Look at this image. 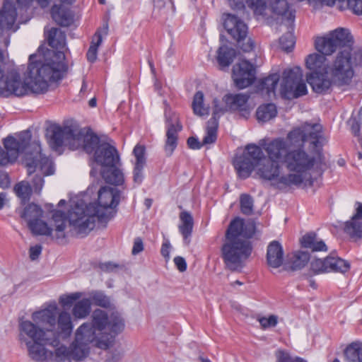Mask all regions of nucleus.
<instances>
[{"label":"nucleus","instance_id":"1","mask_svg":"<svg viewBox=\"0 0 362 362\" xmlns=\"http://www.w3.org/2000/svg\"><path fill=\"white\" fill-rule=\"evenodd\" d=\"M68 71L66 57L63 52L57 51L49 59L32 54L28 58L27 77L30 83L22 82L18 71L11 70L6 78L4 86L0 88V97H18L26 95L29 90L36 94L46 93L49 83L61 81Z\"/></svg>","mask_w":362,"mask_h":362},{"label":"nucleus","instance_id":"2","mask_svg":"<svg viewBox=\"0 0 362 362\" xmlns=\"http://www.w3.org/2000/svg\"><path fill=\"white\" fill-rule=\"evenodd\" d=\"M121 191L117 188L104 186L98 191V201L86 204L83 200L74 204L69 213V225L81 237L86 236L95 226V218L106 219L103 211L107 209H116L119 204Z\"/></svg>","mask_w":362,"mask_h":362},{"label":"nucleus","instance_id":"3","mask_svg":"<svg viewBox=\"0 0 362 362\" xmlns=\"http://www.w3.org/2000/svg\"><path fill=\"white\" fill-rule=\"evenodd\" d=\"M125 327L124 320L117 312L110 315L101 309H95L91 315V322H84L76 332L78 339H82L90 346L107 350L111 347L117 335Z\"/></svg>","mask_w":362,"mask_h":362},{"label":"nucleus","instance_id":"4","mask_svg":"<svg viewBox=\"0 0 362 362\" xmlns=\"http://www.w3.org/2000/svg\"><path fill=\"white\" fill-rule=\"evenodd\" d=\"M316 152L317 156H311L302 146L290 150L286 155L285 164L290 172L295 173L281 175L277 180V183L285 187L300 186L305 180L304 175L309 173L316 164L321 163L324 159L322 146L316 148Z\"/></svg>","mask_w":362,"mask_h":362},{"label":"nucleus","instance_id":"5","mask_svg":"<svg viewBox=\"0 0 362 362\" xmlns=\"http://www.w3.org/2000/svg\"><path fill=\"white\" fill-rule=\"evenodd\" d=\"M19 339L25 342L28 356L35 361L42 362L46 356V346L57 347L59 344L58 335L52 331H45L30 320L19 322Z\"/></svg>","mask_w":362,"mask_h":362},{"label":"nucleus","instance_id":"6","mask_svg":"<svg viewBox=\"0 0 362 362\" xmlns=\"http://www.w3.org/2000/svg\"><path fill=\"white\" fill-rule=\"evenodd\" d=\"M352 47L341 50L330 68V74L337 86L349 85L354 76V67L362 66V49L351 54Z\"/></svg>","mask_w":362,"mask_h":362},{"label":"nucleus","instance_id":"7","mask_svg":"<svg viewBox=\"0 0 362 362\" xmlns=\"http://www.w3.org/2000/svg\"><path fill=\"white\" fill-rule=\"evenodd\" d=\"M305 65L310 71L306 75V81L315 93L325 94L330 90L332 84L337 86L334 82L332 76L331 79L328 78L327 74L328 72L330 73L331 66H328L327 59L324 56L317 53L310 54L306 58Z\"/></svg>","mask_w":362,"mask_h":362},{"label":"nucleus","instance_id":"8","mask_svg":"<svg viewBox=\"0 0 362 362\" xmlns=\"http://www.w3.org/2000/svg\"><path fill=\"white\" fill-rule=\"evenodd\" d=\"M23 163L27 169L28 175L38 170L42 175H35L32 180V185L36 194H40L45 184V176L52 175L54 168L52 160L43 154L40 145H36L29 151L25 152Z\"/></svg>","mask_w":362,"mask_h":362},{"label":"nucleus","instance_id":"9","mask_svg":"<svg viewBox=\"0 0 362 362\" xmlns=\"http://www.w3.org/2000/svg\"><path fill=\"white\" fill-rule=\"evenodd\" d=\"M252 250V244L248 240L224 239L221 247V256L227 269L237 272L244 267Z\"/></svg>","mask_w":362,"mask_h":362},{"label":"nucleus","instance_id":"10","mask_svg":"<svg viewBox=\"0 0 362 362\" xmlns=\"http://www.w3.org/2000/svg\"><path fill=\"white\" fill-rule=\"evenodd\" d=\"M354 38L347 28H337L325 36L317 37L315 41V49L325 57L332 55L338 49L353 47Z\"/></svg>","mask_w":362,"mask_h":362},{"label":"nucleus","instance_id":"11","mask_svg":"<svg viewBox=\"0 0 362 362\" xmlns=\"http://www.w3.org/2000/svg\"><path fill=\"white\" fill-rule=\"evenodd\" d=\"M223 27L235 47L243 52H250L255 49V42L248 35L247 24L239 17L232 13H223Z\"/></svg>","mask_w":362,"mask_h":362},{"label":"nucleus","instance_id":"12","mask_svg":"<svg viewBox=\"0 0 362 362\" xmlns=\"http://www.w3.org/2000/svg\"><path fill=\"white\" fill-rule=\"evenodd\" d=\"M262 149L257 144H249L241 155L235 157L233 164L240 178L245 180L249 177L255 168L265 160Z\"/></svg>","mask_w":362,"mask_h":362},{"label":"nucleus","instance_id":"13","mask_svg":"<svg viewBox=\"0 0 362 362\" xmlns=\"http://www.w3.org/2000/svg\"><path fill=\"white\" fill-rule=\"evenodd\" d=\"M46 352L45 358L42 361L49 360L53 362H71V359L78 361L88 356L90 346L82 339H78L76 332L75 339L69 349L62 345L57 347L54 351L46 349Z\"/></svg>","mask_w":362,"mask_h":362},{"label":"nucleus","instance_id":"14","mask_svg":"<svg viewBox=\"0 0 362 362\" xmlns=\"http://www.w3.org/2000/svg\"><path fill=\"white\" fill-rule=\"evenodd\" d=\"M280 93L281 98L286 100L298 98L308 93L307 86L303 80V74L300 67L284 71Z\"/></svg>","mask_w":362,"mask_h":362},{"label":"nucleus","instance_id":"15","mask_svg":"<svg viewBox=\"0 0 362 362\" xmlns=\"http://www.w3.org/2000/svg\"><path fill=\"white\" fill-rule=\"evenodd\" d=\"M322 137V127L318 123L305 122L301 126L293 128L286 136L287 140L297 148H304L305 143L308 141L315 148L320 147V139Z\"/></svg>","mask_w":362,"mask_h":362},{"label":"nucleus","instance_id":"16","mask_svg":"<svg viewBox=\"0 0 362 362\" xmlns=\"http://www.w3.org/2000/svg\"><path fill=\"white\" fill-rule=\"evenodd\" d=\"M350 269V263L338 256L328 255L325 258H314L310 260V272L312 276L326 273L344 274Z\"/></svg>","mask_w":362,"mask_h":362},{"label":"nucleus","instance_id":"17","mask_svg":"<svg viewBox=\"0 0 362 362\" xmlns=\"http://www.w3.org/2000/svg\"><path fill=\"white\" fill-rule=\"evenodd\" d=\"M42 8L49 6L51 0H35ZM51 16L54 22L62 27H69L74 23V13L71 6L76 0H53Z\"/></svg>","mask_w":362,"mask_h":362},{"label":"nucleus","instance_id":"18","mask_svg":"<svg viewBox=\"0 0 362 362\" xmlns=\"http://www.w3.org/2000/svg\"><path fill=\"white\" fill-rule=\"evenodd\" d=\"M256 70L249 61L243 60L233 68L232 77L238 89H244L252 85L256 79Z\"/></svg>","mask_w":362,"mask_h":362},{"label":"nucleus","instance_id":"19","mask_svg":"<svg viewBox=\"0 0 362 362\" xmlns=\"http://www.w3.org/2000/svg\"><path fill=\"white\" fill-rule=\"evenodd\" d=\"M48 143L54 150H57L64 144V140L79 139L81 134L76 133L71 127L65 126L62 127L59 125H53L47 130V134Z\"/></svg>","mask_w":362,"mask_h":362},{"label":"nucleus","instance_id":"20","mask_svg":"<svg viewBox=\"0 0 362 362\" xmlns=\"http://www.w3.org/2000/svg\"><path fill=\"white\" fill-rule=\"evenodd\" d=\"M16 3L23 5L22 0H4L3 6L0 9V35L4 31L16 32L18 26L13 28L17 18V9Z\"/></svg>","mask_w":362,"mask_h":362},{"label":"nucleus","instance_id":"21","mask_svg":"<svg viewBox=\"0 0 362 362\" xmlns=\"http://www.w3.org/2000/svg\"><path fill=\"white\" fill-rule=\"evenodd\" d=\"M260 146L267 152L269 159L278 163L284 162L286 155L290 151L287 141L282 137L274 138L267 142L265 140L260 141Z\"/></svg>","mask_w":362,"mask_h":362},{"label":"nucleus","instance_id":"22","mask_svg":"<svg viewBox=\"0 0 362 362\" xmlns=\"http://www.w3.org/2000/svg\"><path fill=\"white\" fill-rule=\"evenodd\" d=\"M165 127H166V139L164 145V151L166 156L170 157L173 155L178 145V134L182 130V125L180 122L174 119L167 113L165 114Z\"/></svg>","mask_w":362,"mask_h":362},{"label":"nucleus","instance_id":"23","mask_svg":"<svg viewBox=\"0 0 362 362\" xmlns=\"http://www.w3.org/2000/svg\"><path fill=\"white\" fill-rule=\"evenodd\" d=\"M93 160L102 168L108 165L112 166V164H118L120 158L116 147L105 141L102 142L99 148L95 151Z\"/></svg>","mask_w":362,"mask_h":362},{"label":"nucleus","instance_id":"24","mask_svg":"<svg viewBox=\"0 0 362 362\" xmlns=\"http://www.w3.org/2000/svg\"><path fill=\"white\" fill-rule=\"evenodd\" d=\"M54 204L47 203L45 205V209L52 213V220L55 224V239L57 240H63L66 238L64 230L66 228V223L68 220L69 221V213L74 207V204L71 206L66 215L65 212L62 210L54 209Z\"/></svg>","mask_w":362,"mask_h":362},{"label":"nucleus","instance_id":"25","mask_svg":"<svg viewBox=\"0 0 362 362\" xmlns=\"http://www.w3.org/2000/svg\"><path fill=\"white\" fill-rule=\"evenodd\" d=\"M263 163L260 165L258 169L257 173L264 180H275L274 185L277 188L281 189L286 187L281 184L277 183V180L281 177L280 174V165L278 162L271 160L266 159L263 160Z\"/></svg>","mask_w":362,"mask_h":362},{"label":"nucleus","instance_id":"26","mask_svg":"<svg viewBox=\"0 0 362 362\" xmlns=\"http://www.w3.org/2000/svg\"><path fill=\"white\" fill-rule=\"evenodd\" d=\"M250 95L245 93H228L223 97V101L230 112H247V103Z\"/></svg>","mask_w":362,"mask_h":362},{"label":"nucleus","instance_id":"27","mask_svg":"<svg viewBox=\"0 0 362 362\" xmlns=\"http://www.w3.org/2000/svg\"><path fill=\"white\" fill-rule=\"evenodd\" d=\"M266 4L267 8L265 11L269 9L273 15L281 16L282 19L294 20V13L290 9V6L286 0H269L268 2L266 1ZM265 14L266 13L262 16Z\"/></svg>","mask_w":362,"mask_h":362},{"label":"nucleus","instance_id":"28","mask_svg":"<svg viewBox=\"0 0 362 362\" xmlns=\"http://www.w3.org/2000/svg\"><path fill=\"white\" fill-rule=\"evenodd\" d=\"M57 305L55 302L50 303L45 309L34 312L32 319L37 323L41 322L54 328L56 325Z\"/></svg>","mask_w":362,"mask_h":362},{"label":"nucleus","instance_id":"29","mask_svg":"<svg viewBox=\"0 0 362 362\" xmlns=\"http://www.w3.org/2000/svg\"><path fill=\"white\" fill-rule=\"evenodd\" d=\"M220 42L221 45L217 50V62L221 67H228L236 57V50L225 43L228 42V40L223 35H220Z\"/></svg>","mask_w":362,"mask_h":362},{"label":"nucleus","instance_id":"30","mask_svg":"<svg viewBox=\"0 0 362 362\" xmlns=\"http://www.w3.org/2000/svg\"><path fill=\"white\" fill-rule=\"evenodd\" d=\"M267 262L272 268H279L284 262V250L281 245L276 240H273L267 246Z\"/></svg>","mask_w":362,"mask_h":362},{"label":"nucleus","instance_id":"31","mask_svg":"<svg viewBox=\"0 0 362 362\" xmlns=\"http://www.w3.org/2000/svg\"><path fill=\"white\" fill-rule=\"evenodd\" d=\"M100 175L106 183L115 186L122 185L124 182V174L117 164L102 168Z\"/></svg>","mask_w":362,"mask_h":362},{"label":"nucleus","instance_id":"32","mask_svg":"<svg viewBox=\"0 0 362 362\" xmlns=\"http://www.w3.org/2000/svg\"><path fill=\"white\" fill-rule=\"evenodd\" d=\"M181 224L178 226V230L183 238L185 245H189L191 243L194 227V218L192 214L187 211H183L180 214Z\"/></svg>","mask_w":362,"mask_h":362},{"label":"nucleus","instance_id":"33","mask_svg":"<svg viewBox=\"0 0 362 362\" xmlns=\"http://www.w3.org/2000/svg\"><path fill=\"white\" fill-rule=\"evenodd\" d=\"M302 247L310 249L313 252H327L328 248L325 243L317 238L315 232L304 235L300 239Z\"/></svg>","mask_w":362,"mask_h":362},{"label":"nucleus","instance_id":"34","mask_svg":"<svg viewBox=\"0 0 362 362\" xmlns=\"http://www.w3.org/2000/svg\"><path fill=\"white\" fill-rule=\"evenodd\" d=\"M230 8L236 12L244 13L246 9V5L253 11L256 15H263L264 10L262 6L259 5L255 0H227Z\"/></svg>","mask_w":362,"mask_h":362},{"label":"nucleus","instance_id":"35","mask_svg":"<svg viewBox=\"0 0 362 362\" xmlns=\"http://www.w3.org/2000/svg\"><path fill=\"white\" fill-rule=\"evenodd\" d=\"M107 29L108 26L106 25L105 27H103V28H98L95 33L90 42V45L86 53V58L89 62L93 63L95 62L97 59L98 47L103 42L102 32L103 31L105 34H107Z\"/></svg>","mask_w":362,"mask_h":362},{"label":"nucleus","instance_id":"36","mask_svg":"<svg viewBox=\"0 0 362 362\" xmlns=\"http://www.w3.org/2000/svg\"><path fill=\"white\" fill-rule=\"evenodd\" d=\"M345 362H362V342L353 341L344 350Z\"/></svg>","mask_w":362,"mask_h":362},{"label":"nucleus","instance_id":"37","mask_svg":"<svg viewBox=\"0 0 362 362\" xmlns=\"http://www.w3.org/2000/svg\"><path fill=\"white\" fill-rule=\"evenodd\" d=\"M277 113V108L275 104L272 103H265L257 107L256 117L259 122H267L275 118Z\"/></svg>","mask_w":362,"mask_h":362},{"label":"nucleus","instance_id":"38","mask_svg":"<svg viewBox=\"0 0 362 362\" xmlns=\"http://www.w3.org/2000/svg\"><path fill=\"white\" fill-rule=\"evenodd\" d=\"M47 38L49 45L54 49H62L66 45V35L59 28H52Z\"/></svg>","mask_w":362,"mask_h":362},{"label":"nucleus","instance_id":"39","mask_svg":"<svg viewBox=\"0 0 362 362\" xmlns=\"http://www.w3.org/2000/svg\"><path fill=\"white\" fill-rule=\"evenodd\" d=\"M28 226L33 235H52V228L45 221H42L41 218L29 220Z\"/></svg>","mask_w":362,"mask_h":362},{"label":"nucleus","instance_id":"40","mask_svg":"<svg viewBox=\"0 0 362 362\" xmlns=\"http://www.w3.org/2000/svg\"><path fill=\"white\" fill-rule=\"evenodd\" d=\"M244 226L243 219L235 218L230 221L225 233L224 239L243 240L240 237Z\"/></svg>","mask_w":362,"mask_h":362},{"label":"nucleus","instance_id":"41","mask_svg":"<svg viewBox=\"0 0 362 362\" xmlns=\"http://www.w3.org/2000/svg\"><path fill=\"white\" fill-rule=\"evenodd\" d=\"M100 138L94 132H87L83 137V149L88 154H93L95 153L102 144Z\"/></svg>","mask_w":362,"mask_h":362},{"label":"nucleus","instance_id":"42","mask_svg":"<svg viewBox=\"0 0 362 362\" xmlns=\"http://www.w3.org/2000/svg\"><path fill=\"white\" fill-rule=\"evenodd\" d=\"M91 301L89 298H83L76 302L72 309V314L75 318L83 319L90 313Z\"/></svg>","mask_w":362,"mask_h":362},{"label":"nucleus","instance_id":"43","mask_svg":"<svg viewBox=\"0 0 362 362\" xmlns=\"http://www.w3.org/2000/svg\"><path fill=\"white\" fill-rule=\"evenodd\" d=\"M310 255L308 252L298 250L293 253L290 259L292 270H299L303 268L310 260Z\"/></svg>","mask_w":362,"mask_h":362},{"label":"nucleus","instance_id":"44","mask_svg":"<svg viewBox=\"0 0 362 362\" xmlns=\"http://www.w3.org/2000/svg\"><path fill=\"white\" fill-rule=\"evenodd\" d=\"M344 230L351 238L361 239L362 238V221L351 218L345 222Z\"/></svg>","mask_w":362,"mask_h":362},{"label":"nucleus","instance_id":"45","mask_svg":"<svg viewBox=\"0 0 362 362\" xmlns=\"http://www.w3.org/2000/svg\"><path fill=\"white\" fill-rule=\"evenodd\" d=\"M57 325L59 332L67 337L71 334L73 330L71 317L69 313L62 311L58 316Z\"/></svg>","mask_w":362,"mask_h":362},{"label":"nucleus","instance_id":"46","mask_svg":"<svg viewBox=\"0 0 362 362\" xmlns=\"http://www.w3.org/2000/svg\"><path fill=\"white\" fill-rule=\"evenodd\" d=\"M43 215V210L41 206L35 203L28 204L22 211L21 216L23 218L29 220L42 218Z\"/></svg>","mask_w":362,"mask_h":362},{"label":"nucleus","instance_id":"47","mask_svg":"<svg viewBox=\"0 0 362 362\" xmlns=\"http://www.w3.org/2000/svg\"><path fill=\"white\" fill-rule=\"evenodd\" d=\"M279 81V75L277 74H270L262 78L259 82L260 88L266 90L267 93H274Z\"/></svg>","mask_w":362,"mask_h":362},{"label":"nucleus","instance_id":"48","mask_svg":"<svg viewBox=\"0 0 362 362\" xmlns=\"http://www.w3.org/2000/svg\"><path fill=\"white\" fill-rule=\"evenodd\" d=\"M218 128V122H207L206 133L202 140V144H211L216 142L217 139V132Z\"/></svg>","mask_w":362,"mask_h":362},{"label":"nucleus","instance_id":"49","mask_svg":"<svg viewBox=\"0 0 362 362\" xmlns=\"http://www.w3.org/2000/svg\"><path fill=\"white\" fill-rule=\"evenodd\" d=\"M192 109L194 114L203 116L209 113L208 109L204 107V94L202 91H197L193 98Z\"/></svg>","mask_w":362,"mask_h":362},{"label":"nucleus","instance_id":"50","mask_svg":"<svg viewBox=\"0 0 362 362\" xmlns=\"http://www.w3.org/2000/svg\"><path fill=\"white\" fill-rule=\"evenodd\" d=\"M89 299L91 301V304L93 303L102 308H108L110 305L109 298L100 291H93Z\"/></svg>","mask_w":362,"mask_h":362},{"label":"nucleus","instance_id":"51","mask_svg":"<svg viewBox=\"0 0 362 362\" xmlns=\"http://www.w3.org/2000/svg\"><path fill=\"white\" fill-rule=\"evenodd\" d=\"M276 362H308L305 358L298 356H292L288 351L279 349L275 353Z\"/></svg>","mask_w":362,"mask_h":362},{"label":"nucleus","instance_id":"52","mask_svg":"<svg viewBox=\"0 0 362 362\" xmlns=\"http://www.w3.org/2000/svg\"><path fill=\"white\" fill-rule=\"evenodd\" d=\"M240 206L241 212L250 216L253 213L254 201L252 197L248 194H243L240 197Z\"/></svg>","mask_w":362,"mask_h":362},{"label":"nucleus","instance_id":"53","mask_svg":"<svg viewBox=\"0 0 362 362\" xmlns=\"http://www.w3.org/2000/svg\"><path fill=\"white\" fill-rule=\"evenodd\" d=\"M295 44V37L291 32L286 33L279 38L280 47L286 52L293 51Z\"/></svg>","mask_w":362,"mask_h":362},{"label":"nucleus","instance_id":"54","mask_svg":"<svg viewBox=\"0 0 362 362\" xmlns=\"http://www.w3.org/2000/svg\"><path fill=\"white\" fill-rule=\"evenodd\" d=\"M14 190L18 197L26 201L29 200L32 194V187L29 183L19 182L14 187Z\"/></svg>","mask_w":362,"mask_h":362},{"label":"nucleus","instance_id":"55","mask_svg":"<svg viewBox=\"0 0 362 362\" xmlns=\"http://www.w3.org/2000/svg\"><path fill=\"white\" fill-rule=\"evenodd\" d=\"M213 112L211 117L209 119V121L212 122H218L219 120L220 117L223 115L226 112L229 111V109L226 107L221 106L219 105V100L217 98H214L213 100Z\"/></svg>","mask_w":362,"mask_h":362},{"label":"nucleus","instance_id":"56","mask_svg":"<svg viewBox=\"0 0 362 362\" xmlns=\"http://www.w3.org/2000/svg\"><path fill=\"white\" fill-rule=\"evenodd\" d=\"M146 148L144 146L141 145H136L133 149V154L136 158L135 165H143L146 164V157H145Z\"/></svg>","mask_w":362,"mask_h":362},{"label":"nucleus","instance_id":"57","mask_svg":"<svg viewBox=\"0 0 362 362\" xmlns=\"http://www.w3.org/2000/svg\"><path fill=\"white\" fill-rule=\"evenodd\" d=\"M344 7L349 8L356 15H362V0H344Z\"/></svg>","mask_w":362,"mask_h":362},{"label":"nucleus","instance_id":"58","mask_svg":"<svg viewBox=\"0 0 362 362\" xmlns=\"http://www.w3.org/2000/svg\"><path fill=\"white\" fill-rule=\"evenodd\" d=\"M81 296V293L78 292L73 293L69 295H64L60 296L59 303L64 307H69L71 306L76 300L79 299Z\"/></svg>","mask_w":362,"mask_h":362},{"label":"nucleus","instance_id":"59","mask_svg":"<svg viewBox=\"0 0 362 362\" xmlns=\"http://www.w3.org/2000/svg\"><path fill=\"white\" fill-rule=\"evenodd\" d=\"M259 322L262 329H266L269 327H274L278 323V317L274 315H272L268 317H262L259 319Z\"/></svg>","mask_w":362,"mask_h":362},{"label":"nucleus","instance_id":"60","mask_svg":"<svg viewBox=\"0 0 362 362\" xmlns=\"http://www.w3.org/2000/svg\"><path fill=\"white\" fill-rule=\"evenodd\" d=\"M144 165H134V168L133 170V181L137 185H140L144 178V175L143 174V169Z\"/></svg>","mask_w":362,"mask_h":362},{"label":"nucleus","instance_id":"61","mask_svg":"<svg viewBox=\"0 0 362 362\" xmlns=\"http://www.w3.org/2000/svg\"><path fill=\"white\" fill-rule=\"evenodd\" d=\"M256 230V226L254 223H247V224L244 223L243 233L241 237L245 238H251L255 235Z\"/></svg>","mask_w":362,"mask_h":362},{"label":"nucleus","instance_id":"62","mask_svg":"<svg viewBox=\"0 0 362 362\" xmlns=\"http://www.w3.org/2000/svg\"><path fill=\"white\" fill-rule=\"evenodd\" d=\"M313 2L320 3L322 6H333L337 2V7L339 10L343 11L345 9L344 7V0H313Z\"/></svg>","mask_w":362,"mask_h":362},{"label":"nucleus","instance_id":"63","mask_svg":"<svg viewBox=\"0 0 362 362\" xmlns=\"http://www.w3.org/2000/svg\"><path fill=\"white\" fill-rule=\"evenodd\" d=\"M119 265L118 264L114 263L112 262H107L104 263L100 264V269L105 272L110 273L115 272V270L119 268Z\"/></svg>","mask_w":362,"mask_h":362},{"label":"nucleus","instance_id":"64","mask_svg":"<svg viewBox=\"0 0 362 362\" xmlns=\"http://www.w3.org/2000/svg\"><path fill=\"white\" fill-rule=\"evenodd\" d=\"M144 249L143 240L140 237H137L134 240V245L132 250L133 255H136Z\"/></svg>","mask_w":362,"mask_h":362}]
</instances>
